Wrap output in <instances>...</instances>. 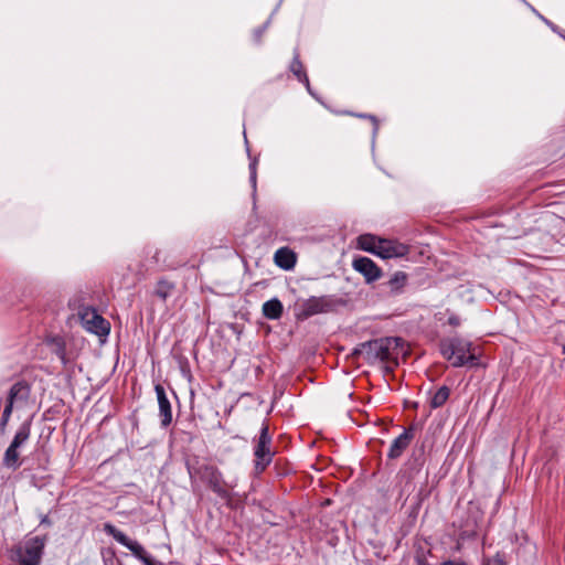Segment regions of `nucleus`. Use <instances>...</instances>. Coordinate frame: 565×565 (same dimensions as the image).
<instances>
[{"label":"nucleus","instance_id":"20","mask_svg":"<svg viewBox=\"0 0 565 565\" xmlns=\"http://www.w3.org/2000/svg\"><path fill=\"white\" fill-rule=\"evenodd\" d=\"M47 343L52 347V352L60 359L62 364L66 366L68 364V359L66 355V343L62 337H53Z\"/></svg>","mask_w":565,"mask_h":565},{"label":"nucleus","instance_id":"29","mask_svg":"<svg viewBox=\"0 0 565 565\" xmlns=\"http://www.w3.org/2000/svg\"><path fill=\"white\" fill-rule=\"evenodd\" d=\"M180 369L184 376H188V377L191 376L190 365H189V361L186 358H182L180 360Z\"/></svg>","mask_w":565,"mask_h":565},{"label":"nucleus","instance_id":"23","mask_svg":"<svg viewBox=\"0 0 565 565\" xmlns=\"http://www.w3.org/2000/svg\"><path fill=\"white\" fill-rule=\"evenodd\" d=\"M431 555L430 548L426 546L418 545L415 551L414 559L417 565H431L428 561V557Z\"/></svg>","mask_w":565,"mask_h":565},{"label":"nucleus","instance_id":"31","mask_svg":"<svg viewBox=\"0 0 565 565\" xmlns=\"http://www.w3.org/2000/svg\"><path fill=\"white\" fill-rule=\"evenodd\" d=\"M461 323V320L460 318L455 315V313H451L449 317H448V324L456 328V327H459Z\"/></svg>","mask_w":565,"mask_h":565},{"label":"nucleus","instance_id":"34","mask_svg":"<svg viewBox=\"0 0 565 565\" xmlns=\"http://www.w3.org/2000/svg\"><path fill=\"white\" fill-rule=\"evenodd\" d=\"M540 18H541V19H542V20H543V21H544L548 26H551L553 30H555V26H554V24H553L551 21H548L547 19H545L543 15H540Z\"/></svg>","mask_w":565,"mask_h":565},{"label":"nucleus","instance_id":"5","mask_svg":"<svg viewBox=\"0 0 565 565\" xmlns=\"http://www.w3.org/2000/svg\"><path fill=\"white\" fill-rule=\"evenodd\" d=\"M254 456V472L256 476L262 475L270 466L276 455L273 447V437L269 433V425L263 422L259 434L252 440Z\"/></svg>","mask_w":565,"mask_h":565},{"label":"nucleus","instance_id":"14","mask_svg":"<svg viewBox=\"0 0 565 565\" xmlns=\"http://www.w3.org/2000/svg\"><path fill=\"white\" fill-rule=\"evenodd\" d=\"M154 392L159 405V416L162 427H168L172 423L171 403L166 394V390L161 384L154 385Z\"/></svg>","mask_w":565,"mask_h":565},{"label":"nucleus","instance_id":"19","mask_svg":"<svg viewBox=\"0 0 565 565\" xmlns=\"http://www.w3.org/2000/svg\"><path fill=\"white\" fill-rule=\"evenodd\" d=\"M174 289V281H171L167 278H160L154 286L153 295L160 300L166 301L172 295Z\"/></svg>","mask_w":565,"mask_h":565},{"label":"nucleus","instance_id":"8","mask_svg":"<svg viewBox=\"0 0 565 565\" xmlns=\"http://www.w3.org/2000/svg\"><path fill=\"white\" fill-rule=\"evenodd\" d=\"M83 327L98 337H105L110 331V323L93 307H83L79 311Z\"/></svg>","mask_w":565,"mask_h":565},{"label":"nucleus","instance_id":"16","mask_svg":"<svg viewBox=\"0 0 565 565\" xmlns=\"http://www.w3.org/2000/svg\"><path fill=\"white\" fill-rule=\"evenodd\" d=\"M275 264L285 270H290L295 267L297 257L294 250L289 247H280L274 255Z\"/></svg>","mask_w":565,"mask_h":565},{"label":"nucleus","instance_id":"25","mask_svg":"<svg viewBox=\"0 0 565 565\" xmlns=\"http://www.w3.org/2000/svg\"><path fill=\"white\" fill-rule=\"evenodd\" d=\"M348 114L351 115V116H354V117H359V118L371 120V122L373 125V135L375 136L377 134L379 128H380V121H379V119L374 115H371V114H358V113H352V111H350Z\"/></svg>","mask_w":565,"mask_h":565},{"label":"nucleus","instance_id":"26","mask_svg":"<svg viewBox=\"0 0 565 565\" xmlns=\"http://www.w3.org/2000/svg\"><path fill=\"white\" fill-rule=\"evenodd\" d=\"M257 164H258V159L256 157L250 158V162H249V181H250L252 186L254 189L256 188V182H257Z\"/></svg>","mask_w":565,"mask_h":565},{"label":"nucleus","instance_id":"7","mask_svg":"<svg viewBox=\"0 0 565 565\" xmlns=\"http://www.w3.org/2000/svg\"><path fill=\"white\" fill-rule=\"evenodd\" d=\"M104 531L116 542L127 547L143 565H164L161 562H154L139 542L128 537L111 523H105Z\"/></svg>","mask_w":565,"mask_h":565},{"label":"nucleus","instance_id":"30","mask_svg":"<svg viewBox=\"0 0 565 565\" xmlns=\"http://www.w3.org/2000/svg\"><path fill=\"white\" fill-rule=\"evenodd\" d=\"M267 29V24H264L257 29L254 30V39L257 43L262 42V38Z\"/></svg>","mask_w":565,"mask_h":565},{"label":"nucleus","instance_id":"32","mask_svg":"<svg viewBox=\"0 0 565 565\" xmlns=\"http://www.w3.org/2000/svg\"><path fill=\"white\" fill-rule=\"evenodd\" d=\"M440 565H468V564L462 561L447 559V561L443 562Z\"/></svg>","mask_w":565,"mask_h":565},{"label":"nucleus","instance_id":"33","mask_svg":"<svg viewBox=\"0 0 565 565\" xmlns=\"http://www.w3.org/2000/svg\"><path fill=\"white\" fill-rule=\"evenodd\" d=\"M160 254H161V250L160 249H156L153 255H152V259L156 264H158L160 262Z\"/></svg>","mask_w":565,"mask_h":565},{"label":"nucleus","instance_id":"3","mask_svg":"<svg viewBox=\"0 0 565 565\" xmlns=\"http://www.w3.org/2000/svg\"><path fill=\"white\" fill-rule=\"evenodd\" d=\"M347 305L348 300L337 295L311 296L296 305L295 317L298 321H305L316 315L334 312Z\"/></svg>","mask_w":565,"mask_h":565},{"label":"nucleus","instance_id":"22","mask_svg":"<svg viewBox=\"0 0 565 565\" xmlns=\"http://www.w3.org/2000/svg\"><path fill=\"white\" fill-rule=\"evenodd\" d=\"M407 282V275L404 271H396L386 282L390 290L394 294H398L403 290Z\"/></svg>","mask_w":565,"mask_h":565},{"label":"nucleus","instance_id":"6","mask_svg":"<svg viewBox=\"0 0 565 565\" xmlns=\"http://www.w3.org/2000/svg\"><path fill=\"white\" fill-rule=\"evenodd\" d=\"M32 428V419L24 420L17 429L12 441L6 449L2 457L3 467L17 470L21 467L19 449L30 439Z\"/></svg>","mask_w":565,"mask_h":565},{"label":"nucleus","instance_id":"12","mask_svg":"<svg viewBox=\"0 0 565 565\" xmlns=\"http://www.w3.org/2000/svg\"><path fill=\"white\" fill-rule=\"evenodd\" d=\"M379 257L383 259L405 257L409 253V246L396 239L382 238L379 246Z\"/></svg>","mask_w":565,"mask_h":565},{"label":"nucleus","instance_id":"17","mask_svg":"<svg viewBox=\"0 0 565 565\" xmlns=\"http://www.w3.org/2000/svg\"><path fill=\"white\" fill-rule=\"evenodd\" d=\"M263 316L269 320H278L284 313V306L278 298H273L263 303Z\"/></svg>","mask_w":565,"mask_h":565},{"label":"nucleus","instance_id":"13","mask_svg":"<svg viewBox=\"0 0 565 565\" xmlns=\"http://www.w3.org/2000/svg\"><path fill=\"white\" fill-rule=\"evenodd\" d=\"M415 437V427L409 426L403 430L391 444L387 452L388 459H397L408 448Z\"/></svg>","mask_w":565,"mask_h":565},{"label":"nucleus","instance_id":"18","mask_svg":"<svg viewBox=\"0 0 565 565\" xmlns=\"http://www.w3.org/2000/svg\"><path fill=\"white\" fill-rule=\"evenodd\" d=\"M381 237L373 234H362L358 237V247L364 252L379 256V246L381 245Z\"/></svg>","mask_w":565,"mask_h":565},{"label":"nucleus","instance_id":"2","mask_svg":"<svg viewBox=\"0 0 565 565\" xmlns=\"http://www.w3.org/2000/svg\"><path fill=\"white\" fill-rule=\"evenodd\" d=\"M188 471L192 484L199 479L221 499L231 500V489H233V486L225 481L222 471L216 466L210 463L188 466Z\"/></svg>","mask_w":565,"mask_h":565},{"label":"nucleus","instance_id":"27","mask_svg":"<svg viewBox=\"0 0 565 565\" xmlns=\"http://www.w3.org/2000/svg\"><path fill=\"white\" fill-rule=\"evenodd\" d=\"M13 409L7 406L3 407L2 416L0 418V431L4 433L7 425L10 420Z\"/></svg>","mask_w":565,"mask_h":565},{"label":"nucleus","instance_id":"4","mask_svg":"<svg viewBox=\"0 0 565 565\" xmlns=\"http://www.w3.org/2000/svg\"><path fill=\"white\" fill-rule=\"evenodd\" d=\"M441 355L450 362L454 367L463 365H478V356L471 353L472 343L459 337L443 339L439 342Z\"/></svg>","mask_w":565,"mask_h":565},{"label":"nucleus","instance_id":"28","mask_svg":"<svg viewBox=\"0 0 565 565\" xmlns=\"http://www.w3.org/2000/svg\"><path fill=\"white\" fill-rule=\"evenodd\" d=\"M147 275V269L145 268V266L142 264H140L138 266V268L136 269L135 271V279L131 284H129L127 287H134L136 286L137 282L141 281L142 279H145Z\"/></svg>","mask_w":565,"mask_h":565},{"label":"nucleus","instance_id":"15","mask_svg":"<svg viewBox=\"0 0 565 565\" xmlns=\"http://www.w3.org/2000/svg\"><path fill=\"white\" fill-rule=\"evenodd\" d=\"M289 71L297 78V81L302 83L306 86L307 90L311 93L310 81L307 75L305 65L300 60V52L298 47L294 50L292 60L289 64Z\"/></svg>","mask_w":565,"mask_h":565},{"label":"nucleus","instance_id":"21","mask_svg":"<svg viewBox=\"0 0 565 565\" xmlns=\"http://www.w3.org/2000/svg\"><path fill=\"white\" fill-rule=\"evenodd\" d=\"M450 396V388L446 385L440 386L431 396L429 405L436 409L446 404Z\"/></svg>","mask_w":565,"mask_h":565},{"label":"nucleus","instance_id":"1","mask_svg":"<svg viewBox=\"0 0 565 565\" xmlns=\"http://www.w3.org/2000/svg\"><path fill=\"white\" fill-rule=\"evenodd\" d=\"M403 353V339L384 337L359 343L352 350L353 358H362L369 365H381L385 374L393 373Z\"/></svg>","mask_w":565,"mask_h":565},{"label":"nucleus","instance_id":"9","mask_svg":"<svg viewBox=\"0 0 565 565\" xmlns=\"http://www.w3.org/2000/svg\"><path fill=\"white\" fill-rule=\"evenodd\" d=\"M44 550V541L40 537L29 540L23 547L15 552L19 565H39Z\"/></svg>","mask_w":565,"mask_h":565},{"label":"nucleus","instance_id":"11","mask_svg":"<svg viewBox=\"0 0 565 565\" xmlns=\"http://www.w3.org/2000/svg\"><path fill=\"white\" fill-rule=\"evenodd\" d=\"M354 270L360 273L367 284L374 282L382 277V269L369 257L359 256L352 262Z\"/></svg>","mask_w":565,"mask_h":565},{"label":"nucleus","instance_id":"24","mask_svg":"<svg viewBox=\"0 0 565 565\" xmlns=\"http://www.w3.org/2000/svg\"><path fill=\"white\" fill-rule=\"evenodd\" d=\"M482 565H507L505 554L503 552H498L493 556L484 557Z\"/></svg>","mask_w":565,"mask_h":565},{"label":"nucleus","instance_id":"10","mask_svg":"<svg viewBox=\"0 0 565 565\" xmlns=\"http://www.w3.org/2000/svg\"><path fill=\"white\" fill-rule=\"evenodd\" d=\"M31 396V385L25 380H20L15 382L8 392L4 406L9 408H14V406H20L22 404H26Z\"/></svg>","mask_w":565,"mask_h":565}]
</instances>
